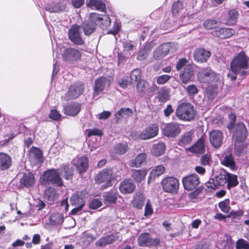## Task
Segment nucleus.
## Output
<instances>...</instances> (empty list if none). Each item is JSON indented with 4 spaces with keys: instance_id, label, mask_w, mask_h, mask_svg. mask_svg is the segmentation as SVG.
I'll return each mask as SVG.
<instances>
[{
    "instance_id": "f257e3e1",
    "label": "nucleus",
    "mask_w": 249,
    "mask_h": 249,
    "mask_svg": "<svg viewBox=\"0 0 249 249\" xmlns=\"http://www.w3.org/2000/svg\"><path fill=\"white\" fill-rule=\"evenodd\" d=\"M230 69L233 74H239L242 79L249 74V57L245 51L234 55L230 63Z\"/></svg>"
},
{
    "instance_id": "f03ea898",
    "label": "nucleus",
    "mask_w": 249,
    "mask_h": 249,
    "mask_svg": "<svg viewBox=\"0 0 249 249\" xmlns=\"http://www.w3.org/2000/svg\"><path fill=\"white\" fill-rule=\"evenodd\" d=\"M196 113L194 106L188 102L179 104L175 110V115L178 120L187 122L194 120Z\"/></svg>"
},
{
    "instance_id": "7ed1b4c3",
    "label": "nucleus",
    "mask_w": 249,
    "mask_h": 249,
    "mask_svg": "<svg viewBox=\"0 0 249 249\" xmlns=\"http://www.w3.org/2000/svg\"><path fill=\"white\" fill-rule=\"evenodd\" d=\"M61 175L60 169L48 170L44 172L40 177L41 184L44 186L53 185L61 187L64 186V182Z\"/></svg>"
},
{
    "instance_id": "20e7f679",
    "label": "nucleus",
    "mask_w": 249,
    "mask_h": 249,
    "mask_svg": "<svg viewBox=\"0 0 249 249\" xmlns=\"http://www.w3.org/2000/svg\"><path fill=\"white\" fill-rule=\"evenodd\" d=\"M232 129H233L232 138L235 141V150L240 154L243 149H241L238 146L240 143L247 139L248 135V129L245 124L242 122L236 123Z\"/></svg>"
},
{
    "instance_id": "39448f33",
    "label": "nucleus",
    "mask_w": 249,
    "mask_h": 249,
    "mask_svg": "<svg viewBox=\"0 0 249 249\" xmlns=\"http://www.w3.org/2000/svg\"><path fill=\"white\" fill-rule=\"evenodd\" d=\"M84 89V83L81 81H77L71 85L63 97L64 100L69 101L77 98L83 94Z\"/></svg>"
},
{
    "instance_id": "423d86ee",
    "label": "nucleus",
    "mask_w": 249,
    "mask_h": 249,
    "mask_svg": "<svg viewBox=\"0 0 249 249\" xmlns=\"http://www.w3.org/2000/svg\"><path fill=\"white\" fill-rule=\"evenodd\" d=\"M82 54V52L78 49L69 47L63 50L62 58L64 61L73 64L81 61Z\"/></svg>"
},
{
    "instance_id": "0eeeda50",
    "label": "nucleus",
    "mask_w": 249,
    "mask_h": 249,
    "mask_svg": "<svg viewBox=\"0 0 249 249\" xmlns=\"http://www.w3.org/2000/svg\"><path fill=\"white\" fill-rule=\"evenodd\" d=\"M113 171L111 169H104L95 176L96 183L101 184L105 183L101 186L102 189L111 186V180L113 178Z\"/></svg>"
},
{
    "instance_id": "6e6552de",
    "label": "nucleus",
    "mask_w": 249,
    "mask_h": 249,
    "mask_svg": "<svg viewBox=\"0 0 249 249\" xmlns=\"http://www.w3.org/2000/svg\"><path fill=\"white\" fill-rule=\"evenodd\" d=\"M198 80L201 83H209L217 81L218 79V74L214 72L210 67L200 70L197 74Z\"/></svg>"
},
{
    "instance_id": "1a4fd4ad",
    "label": "nucleus",
    "mask_w": 249,
    "mask_h": 249,
    "mask_svg": "<svg viewBox=\"0 0 249 249\" xmlns=\"http://www.w3.org/2000/svg\"><path fill=\"white\" fill-rule=\"evenodd\" d=\"M80 28L79 25L73 24L69 29L68 33L69 39L72 43L77 46H81L85 44V41L80 31Z\"/></svg>"
},
{
    "instance_id": "9d476101",
    "label": "nucleus",
    "mask_w": 249,
    "mask_h": 249,
    "mask_svg": "<svg viewBox=\"0 0 249 249\" xmlns=\"http://www.w3.org/2000/svg\"><path fill=\"white\" fill-rule=\"evenodd\" d=\"M180 124L176 122L168 123L164 125L162 130V134L168 138H175L181 133Z\"/></svg>"
},
{
    "instance_id": "9b49d317",
    "label": "nucleus",
    "mask_w": 249,
    "mask_h": 249,
    "mask_svg": "<svg viewBox=\"0 0 249 249\" xmlns=\"http://www.w3.org/2000/svg\"><path fill=\"white\" fill-rule=\"evenodd\" d=\"M138 242L140 246L143 247H156L160 243V240L151 237L149 233H141L138 238Z\"/></svg>"
},
{
    "instance_id": "f8f14e48",
    "label": "nucleus",
    "mask_w": 249,
    "mask_h": 249,
    "mask_svg": "<svg viewBox=\"0 0 249 249\" xmlns=\"http://www.w3.org/2000/svg\"><path fill=\"white\" fill-rule=\"evenodd\" d=\"M159 125L156 123L149 124L141 133L139 137L141 139L146 140L153 138L159 133Z\"/></svg>"
},
{
    "instance_id": "ddd939ff",
    "label": "nucleus",
    "mask_w": 249,
    "mask_h": 249,
    "mask_svg": "<svg viewBox=\"0 0 249 249\" xmlns=\"http://www.w3.org/2000/svg\"><path fill=\"white\" fill-rule=\"evenodd\" d=\"M163 189L164 191L169 193L176 192L178 187V181L173 177H168L164 178L161 182Z\"/></svg>"
},
{
    "instance_id": "4468645a",
    "label": "nucleus",
    "mask_w": 249,
    "mask_h": 249,
    "mask_svg": "<svg viewBox=\"0 0 249 249\" xmlns=\"http://www.w3.org/2000/svg\"><path fill=\"white\" fill-rule=\"evenodd\" d=\"M235 30L230 28L218 27L213 30L211 34L214 37L224 39L230 37L235 34Z\"/></svg>"
},
{
    "instance_id": "2eb2a0df",
    "label": "nucleus",
    "mask_w": 249,
    "mask_h": 249,
    "mask_svg": "<svg viewBox=\"0 0 249 249\" xmlns=\"http://www.w3.org/2000/svg\"><path fill=\"white\" fill-rule=\"evenodd\" d=\"M206 136L203 135L192 146L186 149L191 153L203 154L205 151Z\"/></svg>"
},
{
    "instance_id": "dca6fc26",
    "label": "nucleus",
    "mask_w": 249,
    "mask_h": 249,
    "mask_svg": "<svg viewBox=\"0 0 249 249\" xmlns=\"http://www.w3.org/2000/svg\"><path fill=\"white\" fill-rule=\"evenodd\" d=\"M211 56V52L204 48L196 49L193 53L194 60L200 63H205Z\"/></svg>"
},
{
    "instance_id": "f3484780",
    "label": "nucleus",
    "mask_w": 249,
    "mask_h": 249,
    "mask_svg": "<svg viewBox=\"0 0 249 249\" xmlns=\"http://www.w3.org/2000/svg\"><path fill=\"white\" fill-rule=\"evenodd\" d=\"M194 75V69L193 67L188 64L179 72V77L183 84H186L191 81Z\"/></svg>"
},
{
    "instance_id": "a211bd4d",
    "label": "nucleus",
    "mask_w": 249,
    "mask_h": 249,
    "mask_svg": "<svg viewBox=\"0 0 249 249\" xmlns=\"http://www.w3.org/2000/svg\"><path fill=\"white\" fill-rule=\"evenodd\" d=\"M182 183L186 190H192L198 185L199 183V178L196 174H192L183 178Z\"/></svg>"
},
{
    "instance_id": "6ab92c4d",
    "label": "nucleus",
    "mask_w": 249,
    "mask_h": 249,
    "mask_svg": "<svg viewBox=\"0 0 249 249\" xmlns=\"http://www.w3.org/2000/svg\"><path fill=\"white\" fill-rule=\"evenodd\" d=\"M88 196V193L85 190L78 191L73 194L71 197V202L72 205L78 206L83 207L85 204L84 199Z\"/></svg>"
},
{
    "instance_id": "aec40b11",
    "label": "nucleus",
    "mask_w": 249,
    "mask_h": 249,
    "mask_svg": "<svg viewBox=\"0 0 249 249\" xmlns=\"http://www.w3.org/2000/svg\"><path fill=\"white\" fill-rule=\"evenodd\" d=\"M73 164L80 174L85 172L89 167V160L87 157H77L73 160Z\"/></svg>"
},
{
    "instance_id": "412c9836",
    "label": "nucleus",
    "mask_w": 249,
    "mask_h": 249,
    "mask_svg": "<svg viewBox=\"0 0 249 249\" xmlns=\"http://www.w3.org/2000/svg\"><path fill=\"white\" fill-rule=\"evenodd\" d=\"M209 139L210 143L213 147H219L223 142V133L219 130H213L210 133Z\"/></svg>"
},
{
    "instance_id": "4be33fe9",
    "label": "nucleus",
    "mask_w": 249,
    "mask_h": 249,
    "mask_svg": "<svg viewBox=\"0 0 249 249\" xmlns=\"http://www.w3.org/2000/svg\"><path fill=\"white\" fill-rule=\"evenodd\" d=\"M136 92L138 95L143 97L150 91V85L145 80H140L137 83L136 86Z\"/></svg>"
},
{
    "instance_id": "5701e85b",
    "label": "nucleus",
    "mask_w": 249,
    "mask_h": 249,
    "mask_svg": "<svg viewBox=\"0 0 249 249\" xmlns=\"http://www.w3.org/2000/svg\"><path fill=\"white\" fill-rule=\"evenodd\" d=\"M81 104L78 103H72L63 107L64 113L69 116H75L80 111Z\"/></svg>"
},
{
    "instance_id": "b1692460",
    "label": "nucleus",
    "mask_w": 249,
    "mask_h": 249,
    "mask_svg": "<svg viewBox=\"0 0 249 249\" xmlns=\"http://www.w3.org/2000/svg\"><path fill=\"white\" fill-rule=\"evenodd\" d=\"M118 194L115 190L106 192L103 194V200L104 204L109 205L116 203Z\"/></svg>"
},
{
    "instance_id": "393cba45",
    "label": "nucleus",
    "mask_w": 249,
    "mask_h": 249,
    "mask_svg": "<svg viewBox=\"0 0 249 249\" xmlns=\"http://www.w3.org/2000/svg\"><path fill=\"white\" fill-rule=\"evenodd\" d=\"M88 20L92 23L95 24L96 27L98 24H99L103 20H105L106 22L105 23L106 26L109 25L111 24V19L108 16H105L104 18H103L96 13H90Z\"/></svg>"
},
{
    "instance_id": "a878e982",
    "label": "nucleus",
    "mask_w": 249,
    "mask_h": 249,
    "mask_svg": "<svg viewBox=\"0 0 249 249\" xmlns=\"http://www.w3.org/2000/svg\"><path fill=\"white\" fill-rule=\"evenodd\" d=\"M36 183L35 175L31 172L25 173L20 178V185L27 188L34 186Z\"/></svg>"
},
{
    "instance_id": "bb28decb",
    "label": "nucleus",
    "mask_w": 249,
    "mask_h": 249,
    "mask_svg": "<svg viewBox=\"0 0 249 249\" xmlns=\"http://www.w3.org/2000/svg\"><path fill=\"white\" fill-rule=\"evenodd\" d=\"M107 82V77L100 76L95 80L93 88L94 95H97L102 92L105 89Z\"/></svg>"
},
{
    "instance_id": "cd10ccee",
    "label": "nucleus",
    "mask_w": 249,
    "mask_h": 249,
    "mask_svg": "<svg viewBox=\"0 0 249 249\" xmlns=\"http://www.w3.org/2000/svg\"><path fill=\"white\" fill-rule=\"evenodd\" d=\"M154 43L153 41L147 43L142 49L139 50L137 59L139 61H142L145 59L152 49L154 47Z\"/></svg>"
},
{
    "instance_id": "c85d7f7f",
    "label": "nucleus",
    "mask_w": 249,
    "mask_h": 249,
    "mask_svg": "<svg viewBox=\"0 0 249 249\" xmlns=\"http://www.w3.org/2000/svg\"><path fill=\"white\" fill-rule=\"evenodd\" d=\"M135 185L130 179H125L120 184V191L124 194L131 193L134 191Z\"/></svg>"
},
{
    "instance_id": "c756f323",
    "label": "nucleus",
    "mask_w": 249,
    "mask_h": 249,
    "mask_svg": "<svg viewBox=\"0 0 249 249\" xmlns=\"http://www.w3.org/2000/svg\"><path fill=\"white\" fill-rule=\"evenodd\" d=\"M58 197V194L55 188L48 187L45 191L44 197L50 203L53 202Z\"/></svg>"
},
{
    "instance_id": "7c9ffc66",
    "label": "nucleus",
    "mask_w": 249,
    "mask_h": 249,
    "mask_svg": "<svg viewBox=\"0 0 249 249\" xmlns=\"http://www.w3.org/2000/svg\"><path fill=\"white\" fill-rule=\"evenodd\" d=\"M118 238L116 236L110 234L100 238L96 242L95 244L98 247H104L107 245L113 243Z\"/></svg>"
},
{
    "instance_id": "2f4dec72",
    "label": "nucleus",
    "mask_w": 249,
    "mask_h": 249,
    "mask_svg": "<svg viewBox=\"0 0 249 249\" xmlns=\"http://www.w3.org/2000/svg\"><path fill=\"white\" fill-rule=\"evenodd\" d=\"M58 169L60 170L61 174L63 175L66 179L70 180L72 179L73 176L74 170L69 164H64Z\"/></svg>"
},
{
    "instance_id": "473e14b6",
    "label": "nucleus",
    "mask_w": 249,
    "mask_h": 249,
    "mask_svg": "<svg viewBox=\"0 0 249 249\" xmlns=\"http://www.w3.org/2000/svg\"><path fill=\"white\" fill-rule=\"evenodd\" d=\"M220 161L223 165L229 167L232 171L237 169L236 162L233 157H222L220 159Z\"/></svg>"
},
{
    "instance_id": "72a5a7b5",
    "label": "nucleus",
    "mask_w": 249,
    "mask_h": 249,
    "mask_svg": "<svg viewBox=\"0 0 249 249\" xmlns=\"http://www.w3.org/2000/svg\"><path fill=\"white\" fill-rule=\"evenodd\" d=\"M82 29L86 36H90L93 33L96 29V25L92 23L88 20L83 22Z\"/></svg>"
},
{
    "instance_id": "f704fd0d",
    "label": "nucleus",
    "mask_w": 249,
    "mask_h": 249,
    "mask_svg": "<svg viewBox=\"0 0 249 249\" xmlns=\"http://www.w3.org/2000/svg\"><path fill=\"white\" fill-rule=\"evenodd\" d=\"M218 91V87L217 85L208 86L205 89L206 95L210 100H213L217 95Z\"/></svg>"
},
{
    "instance_id": "c9c22d12",
    "label": "nucleus",
    "mask_w": 249,
    "mask_h": 249,
    "mask_svg": "<svg viewBox=\"0 0 249 249\" xmlns=\"http://www.w3.org/2000/svg\"><path fill=\"white\" fill-rule=\"evenodd\" d=\"M132 110L128 107H122L115 113V119L118 122L121 118L128 117L131 116Z\"/></svg>"
},
{
    "instance_id": "e433bc0d",
    "label": "nucleus",
    "mask_w": 249,
    "mask_h": 249,
    "mask_svg": "<svg viewBox=\"0 0 249 249\" xmlns=\"http://www.w3.org/2000/svg\"><path fill=\"white\" fill-rule=\"evenodd\" d=\"M165 168L162 165L157 166L155 169H153L150 173L148 182L149 183L152 180H154L156 177L161 175L164 173Z\"/></svg>"
},
{
    "instance_id": "4c0bfd02",
    "label": "nucleus",
    "mask_w": 249,
    "mask_h": 249,
    "mask_svg": "<svg viewBox=\"0 0 249 249\" xmlns=\"http://www.w3.org/2000/svg\"><path fill=\"white\" fill-rule=\"evenodd\" d=\"M170 89L162 88L158 92V99L159 102H165L170 99Z\"/></svg>"
},
{
    "instance_id": "58836bf2",
    "label": "nucleus",
    "mask_w": 249,
    "mask_h": 249,
    "mask_svg": "<svg viewBox=\"0 0 249 249\" xmlns=\"http://www.w3.org/2000/svg\"><path fill=\"white\" fill-rule=\"evenodd\" d=\"M88 5L92 9H96L102 12L106 11L105 4L99 0H89Z\"/></svg>"
},
{
    "instance_id": "ea45409f",
    "label": "nucleus",
    "mask_w": 249,
    "mask_h": 249,
    "mask_svg": "<svg viewBox=\"0 0 249 249\" xmlns=\"http://www.w3.org/2000/svg\"><path fill=\"white\" fill-rule=\"evenodd\" d=\"M227 173L228 172L226 170H223V172L216 176L215 181L217 186H223L227 184Z\"/></svg>"
},
{
    "instance_id": "a19ab883",
    "label": "nucleus",
    "mask_w": 249,
    "mask_h": 249,
    "mask_svg": "<svg viewBox=\"0 0 249 249\" xmlns=\"http://www.w3.org/2000/svg\"><path fill=\"white\" fill-rule=\"evenodd\" d=\"M238 12L234 9L231 10L228 12V18L227 20V24L230 26L235 25L238 18Z\"/></svg>"
},
{
    "instance_id": "79ce46f5",
    "label": "nucleus",
    "mask_w": 249,
    "mask_h": 249,
    "mask_svg": "<svg viewBox=\"0 0 249 249\" xmlns=\"http://www.w3.org/2000/svg\"><path fill=\"white\" fill-rule=\"evenodd\" d=\"M227 188L229 190L239 184L237 176L229 172L227 173Z\"/></svg>"
},
{
    "instance_id": "37998d69",
    "label": "nucleus",
    "mask_w": 249,
    "mask_h": 249,
    "mask_svg": "<svg viewBox=\"0 0 249 249\" xmlns=\"http://www.w3.org/2000/svg\"><path fill=\"white\" fill-rule=\"evenodd\" d=\"M220 22L215 19H207L203 23V27L207 30H215Z\"/></svg>"
},
{
    "instance_id": "c03bdc74",
    "label": "nucleus",
    "mask_w": 249,
    "mask_h": 249,
    "mask_svg": "<svg viewBox=\"0 0 249 249\" xmlns=\"http://www.w3.org/2000/svg\"><path fill=\"white\" fill-rule=\"evenodd\" d=\"M147 174L145 170H132V177L138 182H141Z\"/></svg>"
},
{
    "instance_id": "a18cd8bd",
    "label": "nucleus",
    "mask_w": 249,
    "mask_h": 249,
    "mask_svg": "<svg viewBox=\"0 0 249 249\" xmlns=\"http://www.w3.org/2000/svg\"><path fill=\"white\" fill-rule=\"evenodd\" d=\"M166 146L163 142H159L153 145L152 153L153 156H161L164 153Z\"/></svg>"
},
{
    "instance_id": "49530a36",
    "label": "nucleus",
    "mask_w": 249,
    "mask_h": 249,
    "mask_svg": "<svg viewBox=\"0 0 249 249\" xmlns=\"http://www.w3.org/2000/svg\"><path fill=\"white\" fill-rule=\"evenodd\" d=\"M142 71L140 69H135L133 70L130 74V83H138L140 80H143L141 79Z\"/></svg>"
},
{
    "instance_id": "de8ad7c7",
    "label": "nucleus",
    "mask_w": 249,
    "mask_h": 249,
    "mask_svg": "<svg viewBox=\"0 0 249 249\" xmlns=\"http://www.w3.org/2000/svg\"><path fill=\"white\" fill-rule=\"evenodd\" d=\"M63 220V214L60 213H53L50 216V221L52 225L61 224Z\"/></svg>"
},
{
    "instance_id": "09e8293b",
    "label": "nucleus",
    "mask_w": 249,
    "mask_h": 249,
    "mask_svg": "<svg viewBox=\"0 0 249 249\" xmlns=\"http://www.w3.org/2000/svg\"><path fill=\"white\" fill-rule=\"evenodd\" d=\"M11 163L10 157H0V170L8 169L11 165Z\"/></svg>"
},
{
    "instance_id": "8fccbe9b",
    "label": "nucleus",
    "mask_w": 249,
    "mask_h": 249,
    "mask_svg": "<svg viewBox=\"0 0 249 249\" xmlns=\"http://www.w3.org/2000/svg\"><path fill=\"white\" fill-rule=\"evenodd\" d=\"M183 9V2L181 0L174 2L172 6V13L174 16L178 15L179 11Z\"/></svg>"
},
{
    "instance_id": "3c124183",
    "label": "nucleus",
    "mask_w": 249,
    "mask_h": 249,
    "mask_svg": "<svg viewBox=\"0 0 249 249\" xmlns=\"http://www.w3.org/2000/svg\"><path fill=\"white\" fill-rule=\"evenodd\" d=\"M220 249H233V243L231 237L227 236L226 240H223L219 245Z\"/></svg>"
},
{
    "instance_id": "603ef678",
    "label": "nucleus",
    "mask_w": 249,
    "mask_h": 249,
    "mask_svg": "<svg viewBox=\"0 0 249 249\" xmlns=\"http://www.w3.org/2000/svg\"><path fill=\"white\" fill-rule=\"evenodd\" d=\"M114 150L116 154L123 155L128 150V145L125 143H119L114 147Z\"/></svg>"
},
{
    "instance_id": "864d4df0",
    "label": "nucleus",
    "mask_w": 249,
    "mask_h": 249,
    "mask_svg": "<svg viewBox=\"0 0 249 249\" xmlns=\"http://www.w3.org/2000/svg\"><path fill=\"white\" fill-rule=\"evenodd\" d=\"M193 140V135L190 132H187L183 135L179 141V144L185 145L190 144Z\"/></svg>"
},
{
    "instance_id": "5fc2aeb1",
    "label": "nucleus",
    "mask_w": 249,
    "mask_h": 249,
    "mask_svg": "<svg viewBox=\"0 0 249 249\" xmlns=\"http://www.w3.org/2000/svg\"><path fill=\"white\" fill-rule=\"evenodd\" d=\"M145 157H136L131 161V166L139 167L145 164L146 162Z\"/></svg>"
},
{
    "instance_id": "6e6d98bb",
    "label": "nucleus",
    "mask_w": 249,
    "mask_h": 249,
    "mask_svg": "<svg viewBox=\"0 0 249 249\" xmlns=\"http://www.w3.org/2000/svg\"><path fill=\"white\" fill-rule=\"evenodd\" d=\"M45 9L50 13H57L62 10L59 6V4L54 3L47 4L45 6Z\"/></svg>"
},
{
    "instance_id": "4d7b16f0",
    "label": "nucleus",
    "mask_w": 249,
    "mask_h": 249,
    "mask_svg": "<svg viewBox=\"0 0 249 249\" xmlns=\"http://www.w3.org/2000/svg\"><path fill=\"white\" fill-rule=\"evenodd\" d=\"M143 204L144 197L143 196H139L135 197L132 202L133 206L138 209H141Z\"/></svg>"
},
{
    "instance_id": "13d9d810",
    "label": "nucleus",
    "mask_w": 249,
    "mask_h": 249,
    "mask_svg": "<svg viewBox=\"0 0 249 249\" xmlns=\"http://www.w3.org/2000/svg\"><path fill=\"white\" fill-rule=\"evenodd\" d=\"M219 207L221 210L225 213H228L230 211V200L226 199L219 203Z\"/></svg>"
},
{
    "instance_id": "bf43d9fd",
    "label": "nucleus",
    "mask_w": 249,
    "mask_h": 249,
    "mask_svg": "<svg viewBox=\"0 0 249 249\" xmlns=\"http://www.w3.org/2000/svg\"><path fill=\"white\" fill-rule=\"evenodd\" d=\"M228 118L229 123L227 125V128L229 130H231L236 124V116L234 113L231 112L228 115Z\"/></svg>"
},
{
    "instance_id": "052dcab7",
    "label": "nucleus",
    "mask_w": 249,
    "mask_h": 249,
    "mask_svg": "<svg viewBox=\"0 0 249 249\" xmlns=\"http://www.w3.org/2000/svg\"><path fill=\"white\" fill-rule=\"evenodd\" d=\"M86 132L88 137H90L92 136H102L103 135V132L102 130L96 128L87 129Z\"/></svg>"
},
{
    "instance_id": "680f3d73",
    "label": "nucleus",
    "mask_w": 249,
    "mask_h": 249,
    "mask_svg": "<svg viewBox=\"0 0 249 249\" xmlns=\"http://www.w3.org/2000/svg\"><path fill=\"white\" fill-rule=\"evenodd\" d=\"M171 76L167 74H163L157 77V83L159 85L167 83L171 79Z\"/></svg>"
},
{
    "instance_id": "e2e57ef3",
    "label": "nucleus",
    "mask_w": 249,
    "mask_h": 249,
    "mask_svg": "<svg viewBox=\"0 0 249 249\" xmlns=\"http://www.w3.org/2000/svg\"><path fill=\"white\" fill-rule=\"evenodd\" d=\"M243 213L244 212L241 210L238 211H232L230 212L227 217L231 218L234 220H240Z\"/></svg>"
},
{
    "instance_id": "0e129e2a",
    "label": "nucleus",
    "mask_w": 249,
    "mask_h": 249,
    "mask_svg": "<svg viewBox=\"0 0 249 249\" xmlns=\"http://www.w3.org/2000/svg\"><path fill=\"white\" fill-rule=\"evenodd\" d=\"M236 248V249H249V243L244 239H240L237 241Z\"/></svg>"
},
{
    "instance_id": "69168bd1",
    "label": "nucleus",
    "mask_w": 249,
    "mask_h": 249,
    "mask_svg": "<svg viewBox=\"0 0 249 249\" xmlns=\"http://www.w3.org/2000/svg\"><path fill=\"white\" fill-rule=\"evenodd\" d=\"M49 117L54 121H58L61 120L62 116L56 109H53L49 114Z\"/></svg>"
},
{
    "instance_id": "338daca9",
    "label": "nucleus",
    "mask_w": 249,
    "mask_h": 249,
    "mask_svg": "<svg viewBox=\"0 0 249 249\" xmlns=\"http://www.w3.org/2000/svg\"><path fill=\"white\" fill-rule=\"evenodd\" d=\"M188 60L186 58H182L177 62L176 66V69L177 71H180L182 70L186 66L188 65L187 63Z\"/></svg>"
},
{
    "instance_id": "774afa93",
    "label": "nucleus",
    "mask_w": 249,
    "mask_h": 249,
    "mask_svg": "<svg viewBox=\"0 0 249 249\" xmlns=\"http://www.w3.org/2000/svg\"><path fill=\"white\" fill-rule=\"evenodd\" d=\"M160 50H161L164 56L167 55L170 52V49L171 48V43H163L158 47Z\"/></svg>"
}]
</instances>
